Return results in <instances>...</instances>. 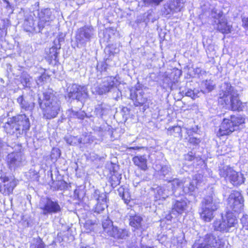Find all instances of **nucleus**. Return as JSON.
<instances>
[{"mask_svg": "<svg viewBox=\"0 0 248 248\" xmlns=\"http://www.w3.org/2000/svg\"><path fill=\"white\" fill-rule=\"evenodd\" d=\"M168 130L170 132L173 131L176 133L180 134L181 132V128L179 126H171L169 128Z\"/></svg>", "mask_w": 248, "mask_h": 248, "instance_id": "39", "label": "nucleus"}, {"mask_svg": "<svg viewBox=\"0 0 248 248\" xmlns=\"http://www.w3.org/2000/svg\"><path fill=\"white\" fill-rule=\"evenodd\" d=\"M39 2H35V3L34 4V6H35V8L38 9L39 7Z\"/></svg>", "mask_w": 248, "mask_h": 248, "instance_id": "51", "label": "nucleus"}, {"mask_svg": "<svg viewBox=\"0 0 248 248\" xmlns=\"http://www.w3.org/2000/svg\"><path fill=\"white\" fill-rule=\"evenodd\" d=\"M119 85V81L113 77H108L104 79L98 86L92 88V92L101 95L113 91Z\"/></svg>", "mask_w": 248, "mask_h": 248, "instance_id": "8", "label": "nucleus"}, {"mask_svg": "<svg viewBox=\"0 0 248 248\" xmlns=\"http://www.w3.org/2000/svg\"><path fill=\"white\" fill-rule=\"evenodd\" d=\"M243 25L245 28H248V16L244 17L242 19Z\"/></svg>", "mask_w": 248, "mask_h": 248, "instance_id": "45", "label": "nucleus"}, {"mask_svg": "<svg viewBox=\"0 0 248 248\" xmlns=\"http://www.w3.org/2000/svg\"><path fill=\"white\" fill-rule=\"evenodd\" d=\"M187 206V200L185 198L176 200L173 202L172 213L176 212L178 214H181L186 210Z\"/></svg>", "mask_w": 248, "mask_h": 248, "instance_id": "23", "label": "nucleus"}, {"mask_svg": "<svg viewBox=\"0 0 248 248\" xmlns=\"http://www.w3.org/2000/svg\"><path fill=\"white\" fill-rule=\"evenodd\" d=\"M214 212L215 211L202 206L201 211L200 212L201 218L205 222H210L214 217Z\"/></svg>", "mask_w": 248, "mask_h": 248, "instance_id": "27", "label": "nucleus"}, {"mask_svg": "<svg viewBox=\"0 0 248 248\" xmlns=\"http://www.w3.org/2000/svg\"><path fill=\"white\" fill-rule=\"evenodd\" d=\"M183 95L191 97L192 99H195L198 97V93H195L194 91L191 89H185L181 92Z\"/></svg>", "mask_w": 248, "mask_h": 248, "instance_id": "34", "label": "nucleus"}, {"mask_svg": "<svg viewBox=\"0 0 248 248\" xmlns=\"http://www.w3.org/2000/svg\"><path fill=\"white\" fill-rule=\"evenodd\" d=\"M24 161V157L20 153H12L8 155V163L11 169L20 166Z\"/></svg>", "mask_w": 248, "mask_h": 248, "instance_id": "20", "label": "nucleus"}, {"mask_svg": "<svg viewBox=\"0 0 248 248\" xmlns=\"http://www.w3.org/2000/svg\"><path fill=\"white\" fill-rule=\"evenodd\" d=\"M228 208L236 213H240L243 210L244 199L238 191L233 190L230 194L228 199Z\"/></svg>", "mask_w": 248, "mask_h": 248, "instance_id": "13", "label": "nucleus"}, {"mask_svg": "<svg viewBox=\"0 0 248 248\" xmlns=\"http://www.w3.org/2000/svg\"><path fill=\"white\" fill-rule=\"evenodd\" d=\"M203 241L210 248H222L224 246L222 238L215 232H210L203 237Z\"/></svg>", "mask_w": 248, "mask_h": 248, "instance_id": "18", "label": "nucleus"}, {"mask_svg": "<svg viewBox=\"0 0 248 248\" xmlns=\"http://www.w3.org/2000/svg\"><path fill=\"white\" fill-rule=\"evenodd\" d=\"M144 2L146 4L154 3L158 5L163 0H143Z\"/></svg>", "mask_w": 248, "mask_h": 248, "instance_id": "42", "label": "nucleus"}, {"mask_svg": "<svg viewBox=\"0 0 248 248\" xmlns=\"http://www.w3.org/2000/svg\"><path fill=\"white\" fill-rule=\"evenodd\" d=\"M31 248H36V246H34V245H31Z\"/></svg>", "mask_w": 248, "mask_h": 248, "instance_id": "52", "label": "nucleus"}, {"mask_svg": "<svg viewBox=\"0 0 248 248\" xmlns=\"http://www.w3.org/2000/svg\"><path fill=\"white\" fill-rule=\"evenodd\" d=\"M58 49L56 46H53L49 49L48 57L51 60L56 61L58 56Z\"/></svg>", "mask_w": 248, "mask_h": 248, "instance_id": "33", "label": "nucleus"}, {"mask_svg": "<svg viewBox=\"0 0 248 248\" xmlns=\"http://www.w3.org/2000/svg\"><path fill=\"white\" fill-rule=\"evenodd\" d=\"M73 115L78 119L83 120L86 116V113L82 111L73 112Z\"/></svg>", "mask_w": 248, "mask_h": 248, "instance_id": "37", "label": "nucleus"}, {"mask_svg": "<svg viewBox=\"0 0 248 248\" xmlns=\"http://www.w3.org/2000/svg\"><path fill=\"white\" fill-rule=\"evenodd\" d=\"M194 156L192 155V153L188 154L185 156V159L189 161H192L194 159Z\"/></svg>", "mask_w": 248, "mask_h": 248, "instance_id": "46", "label": "nucleus"}, {"mask_svg": "<svg viewBox=\"0 0 248 248\" xmlns=\"http://www.w3.org/2000/svg\"><path fill=\"white\" fill-rule=\"evenodd\" d=\"M237 223L235 216L232 212H227L225 217L222 216L221 219H216L213 224L214 230L227 232L230 228L234 227Z\"/></svg>", "mask_w": 248, "mask_h": 248, "instance_id": "7", "label": "nucleus"}, {"mask_svg": "<svg viewBox=\"0 0 248 248\" xmlns=\"http://www.w3.org/2000/svg\"><path fill=\"white\" fill-rule=\"evenodd\" d=\"M61 155V152L59 149L57 148H53L51 152V158L52 159L56 160Z\"/></svg>", "mask_w": 248, "mask_h": 248, "instance_id": "35", "label": "nucleus"}, {"mask_svg": "<svg viewBox=\"0 0 248 248\" xmlns=\"http://www.w3.org/2000/svg\"><path fill=\"white\" fill-rule=\"evenodd\" d=\"M94 34V31L92 26H85L78 29L76 36L78 47L85 46Z\"/></svg>", "mask_w": 248, "mask_h": 248, "instance_id": "11", "label": "nucleus"}, {"mask_svg": "<svg viewBox=\"0 0 248 248\" xmlns=\"http://www.w3.org/2000/svg\"><path fill=\"white\" fill-rule=\"evenodd\" d=\"M109 111V108L103 104L97 106L95 110L96 115L100 118H102L104 115H107Z\"/></svg>", "mask_w": 248, "mask_h": 248, "instance_id": "31", "label": "nucleus"}, {"mask_svg": "<svg viewBox=\"0 0 248 248\" xmlns=\"http://www.w3.org/2000/svg\"><path fill=\"white\" fill-rule=\"evenodd\" d=\"M241 221L243 226L247 227L246 229L248 230V216H244L241 218Z\"/></svg>", "mask_w": 248, "mask_h": 248, "instance_id": "38", "label": "nucleus"}, {"mask_svg": "<svg viewBox=\"0 0 248 248\" xmlns=\"http://www.w3.org/2000/svg\"><path fill=\"white\" fill-rule=\"evenodd\" d=\"M190 143H193L194 144H198L200 142V140L196 138H190L189 140Z\"/></svg>", "mask_w": 248, "mask_h": 248, "instance_id": "44", "label": "nucleus"}, {"mask_svg": "<svg viewBox=\"0 0 248 248\" xmlns=\"http://www.w3.org/2000/svg\"><path fill=\"white\" fill-rule=\"evenodd\" d=\"M17 185L16 181L12 177L2 175L0 177V192L4 195H9Z\"/></svg>", "mask_w": 248, "mask_h": 248, "instance_id": "16", "label": "nucleus"}, {"mask_svg": "<svg viewBox=\"0 0 248 248\" xmlns=\"http://www.w3.org/2000/svg\"><path fill=\"white\" fill-rule=\"evenodd\" d=\"M144 92L142 90L136 89L134 91H131L130 97L132 100L134 102V105L137 106L143 105L147 101V98L143 96Z\"/></svg>", "mask_w": 248, "mask_h": 248, "instance_id": "21", "label": "nucleus"}, {"mask_svg": "<svg viewBox=\"0 0 248 248\" xmlns=\"http://www.w3.org/2000/svg\"><path fill=\"white\" fill-rule=\"evenodd\" d=\"M200 177V175H195L194 176L192 180L188 178H184L182 180L176 178L172 180L166 179V180L168 181V186H171V191H170L172 194L174 193V191L182 186L184 193L192 195V193L197 187V185L199 182L198 179Z\"/></svg>", "mask_w": 248, "mask_h": 248, "instance_id": "4", "label": "nucleus"}, {"mask_svg": "<svg viewBox=\"0 0 248 248\" xmlns=\"http://www.w3.org/2000/svg\"><path fill=\"white\" fill-rule=\"evenodd\" d=\"M155 168L159 172V174L164 177H165L167 175H170L171 172L170 167L169 165L161 166L159 164H156Z\"/></svg>", "mask_w": 248, "mask_h": 248, "instance_id": "29", "label": "nucleus"}, {"mask_svg": "<svg viewBox=\"0 0 248 248\" xmlns=\"http://www.w3.org/2000/svg\"><path fill=\"white\" fill-rule=\"evenodd\" d=\"M247 193L248 194V189H247Z\"/></svg>", "mask_w": 248, "mask_h": 248, "instance_id": "54", "label": "nucleus"}, {"mask_svg": "<svg viewBox=\"0 0 248 248\" xmlns=\"http://www.w3.org/2000/svg\"><path fill=\"white\" fill-rule=\"evenodd\" d=\"M122 198L124 201L125 203H128V202L130 201V197L128 196V194L127 192H124L122 195Z\"/></svg>", "mask_w": 248, "mask_h": 248, "instance_id": "43", "label": "nucleus"}, {"mask_svg": "<svg viewBox=\"0 0 248 248\" xmlns=\"http://www.w3.org/2000/svg\"><path fill=\"white\" fill-rule=\"evenodd\" d=\"M68 96L69 98L77 99L82 102L88 97V89L86 86L73 84L67 88Z\"/></svg>", "mask_w": 248, "mask_h": 248, "instance_id": "12", "label": "nucleus"}, {"mask_svg": "<svg viewBox=\"0 0 248 248\" xmlns=\"http://www.w3.org/2000/svg\"><path fill=\"white\" fill-rule=\"evenodd\" d=\"M30 81V80H29V78H26L25 79H24V82L26 83V84H27Z\"/></svg>", "mask_w": 248, "mask_h": 248, "instance_id": "50", "label": "nucleus"}, {"mask_svg": "<svg viewBox=\"0 0 248 248\" xmlns=\"http://www.w3.org/2000/svg\"><path fill=\"white\" fill-rule=\"evenodd\" d=\"M142 217L138 215H135L130 217L129 224L130 226L136 229H140L142 226Z\"/></svg>", "mask_w": 248, "mask_h": 248, "instance_id": "30", "label": "nucleus"}, {"mask_svg": "<svg viewBox=\"0 0 248 248\" xmlns=\"http://www.w3.org/2000/svg\"><path fill=\"white\" fill-rule=\"evenodd\" d=\"M192 248H210L203 241L202 243L195 242Z\"/></svg>", "mask_w": 248, "mask_h": 248, "instance_id": "36", "label": "nucleus"}, {"mask_svg": "<svg viewBox=\"0 0 248 248\" xmlns=\"http://www.w3.org/2000/svg\"><path fill=\"white\" fill-rule=\"evenodd\" d=\"M183 5V0H170L164 5L162 11L164 15L167 16L180 11Z\"/></svg>", "mask_w": 248, "mask_h": 248, "instance_id": "19", "label": "nucleus"}, {"mask_svg": "<svg viewBox=\"0 0 248 248\" xmlns=\"http://www.w3.org/2000/svg\"><path fill=\"white\" fill-rule=\"evenodd\" d=\"M211 16L214 19L216 29L222 33H229L231 32L232 26L229 25L225 16L220 11L214 9L211 13Z\"/></svg>", "mask_w": 248, "mask_h": 248, "instance_id": "10", "label": "nucleus"}, {"mask_svg": "<svg viewBox=\"0 0 248 248\" xmlns=\"http://www.w3.org/2000/svg\"><path fill=\"white\" fill-rule=\"evenodd\" d=\"M220 175L229 181L233 186H238L244 182V178L241 173L234 170L232 168L224 166L219 170Z\"/></svg>", "mask_w": 248, "mask_h": 248, "instance_id": "9", "label": "nucleus"}, {"mask_svg": "<svg viewBox=\"0 0 248 248\" xmlns=\"http://www.w3.org/2000/svg\"><path fill=\"white\" fill-rule=\"evenodd\" d=\"M72 140L73 138L72 137H69L65 139L66 142L70 145H73Z\"/></svg>", "mask_w": 248, "mask_h": 248, "instance_id": "47", "label": "nucleus"}, {"mask_svg": "<svg viewBox=\"0 0 248 248\" xmlns=\"http://www.w3.org/2000/svg\"><path fill=\"white\" fill-rule=\"evenodd\" d=\"M3 127L7 133L15 134L18 137L30 129V120L25 114L18 115L8 119Z\"/></svg>", "mask_w": 248, "mask_h": 248, "instance_id": "3", "label": "nucleus"}, {"mask_svg": "<svg viewBox=\"0 0 248 248\" xmlns=\"http://www.w3.org/2000/svg\"><path fill=\"white\" fill-rule=\"evenodd\" d=\"M245 118L240 115H231L229 118H224L217 132L218 137L229 135L236 130L240 125L245 123Z\"/></svg>", "mask_w": 248, "mask_h": 248, "instance_id": "5", "label": "nucleus"}, {"mask_svg": "<svg viewBox=\"0 0 248 248\" xmlns=\"http://www.w3.org/2000/svg\"><path fill=\"white\" fill-rule=\"evenodd\" d=\"M26 175L31 181H38L39 180V175L38 172L33 169L30 170Z\"/></svg>", "mask_w": 248, "mask_h": 248, "instance_id": "32", "label": "nucleus"}, {"mask_svg": "<svg viewBox=\"0 0 248 248\" xmlns=\"http://www.w3.org/2000/svg\"><path fill=\"white\" fill-rule=\"evenodd\" d=\"M171 194V192L166 189L165 187H158L155 194V200H165Z\"/></svg>", "mask_w": 248, "mask_h": 248, "instance_id": "28", "label": "nucleus"}, {"mask_svg": "<svg viewBox=\"0 0 248 248\" xmlns=\"http://www.w3.org/2000/svg\"><path fill=\"white\" fill-rule=\"evenodd\" d=\"M172 218V217L171 216L170 214H168L166 217V218L167 219V220H168L169 221H170L171 220Z\"/></svg>", "mask_w": 248, "mask_h": 248, "instance_id": "49", "label": "nucleus"}, {"mask_svg": "<svg viewBox=\"0 0 248 248\" xmlns=\"http://www.w3.org/2000/svg\"><path fill=\"white\" fill-rule=\"evenodd\" d=\"M36 246V248H44L45 244L40 238H38L36 240V245H34Z\"/></svg>", "mask_w": 248, "mask_h": 248, "instance_id": "41", "label": "nucleus"}, {"mask_svg": "<svg viewBox=\"0 0 248 248\" xmlns=\"http://www.w3.org/2000/svg\"><path fill=\"white\" fill-rule=\"evenodd\" d=\"M132 161L134 165L141 170H146L147 169V159L146 155L135 156L132 158Z\"/></svg>", "mask_w": 248, "mask_h": 248, "instance_id": "24", "label": "nucleus"}, {"mask_svg": "<svg viewBox=\"0 0 248 248\" xmlns=\"http://www.w3.org/2000/svg\"><path fill=\"white\" fill-rule=\"evenodd\" d=\"M102 227L104 232L108 236L117 240L125 239L129 235V232L127 230L114 226L113 222L108 217L103 219Z\"/></svg>", "mask_w": 248, "mask_h": 248, "instance_id": "6", "label": "nucleus"}, {"mask_svg": "<svg viewBox=\"0 0 248 248\" xmlns=\"http://www.w3.org/2000/svg\"><path fill=\"white\" fill-rule=\"evenodd\" d=\"M111 185L114 187L119 185L120 182V180L116 176H113L111 177Z\"/></svg>", "mask_w": 248, "mask_h": 248, "instance_id": "40", "label": "nucleus"}, {"mask_svg": "<svg viewBox=\"0 0 248 248\" xmlns=\"http://www.w3.org/2000/svg\"><path fill=\"white\" fill-rule=\"evenodd\" d=\"M38 103L42 110L43 117L46 120L56 118L61 110V102L49 91L43 93V98L38 99Z\"/></svg>", "mask_w": 248, "mask_h": 248, "instance_id": "1", "label": "nucleus"}, {"mask_svg": "<svg viewBox=\"0 0 248 248\" xmlns=\"http://www.w3.org/2000/svg\"><path fill=\"white\" fill-rule=\"evenodd\" d=\"M17 102L19 104L20 108L26 111H31L34 107V103L25 100L23 95H21L17 98Z\"/></svg>", "mask_w": 248, "mask_h": 248, "instance_id": "26", "label": "nucleus"}, {"mask_svg": "<svg viewBox=\"0 0 248 248\" xmlns=\"http://www.w3.org/2000/svg\"><path fill=\"white\" fill-rule=\"evenodd\" d=\"M92 198L97 202L93 209L94 212L100 213L107 207V195L105 193L101 192L99 190L95 189L92 194Z\"/></svg>", "mask_w": 248, "mask_h": 248, "instance_id": "17", "label": "nucleus"}, {"mask_svg": "<svg viewBox=\"0 0 248 248\" xmlns=\"http://www.w3.org/2000/svg\"><path fill=\"white\" fill-rule=\"evenodd\" d=\"M39 21L38 26L40 29H43L46 26H48L55 18L53 14V11L49 8H45L39 11H36Z\"/></svg>", "mask_w": 248, "mask_h": 248, "instance_id": "15", "label": "nucleus"}, {"mask_svg": "<svg viewBox=\"0 0 248 248\" xmlns=\"http://www.w3.org/2000/svg\"><path fill=\"white\" fill-rule=\"evenodd\" d=\"M39 207L42 210L44 215L57 214L61 211V207L57 201H53L50 198H46L42 201L39 204Z\"/></svg>", "mask_w": 248, "mask_h": 248, "instance_id": "14", "label": "nucleus"}, {"mask_svg": "<svg viewBox=\"0 0 248 248\" xmlns=\"http://www.w3.org/2000/svg\"><path fill=\"white\" fill-rule=\"evenodd\" d=\"M226 90L220 93L218 102L226 109L232 111H242L245 108V104L239 99L236 90L230 84H226Z\"/></svg>", "mask_w": 248, "mask_h": 248, "instance_id": "2", "label": "nucleus"}, {"mask_svg": "<svg viewBox=\"0 0 248 248\" xmlns=\"http://www.w3.org/2000/svg\"><path fill=\"white\" fill-rule=\"evenodd\" d=\"M209 90H212V87H210L209 88H208Z\"/></svg>", "mask_w": 248, "mask_h": 248, "instance_id": "53", "label": "nucleus"}, {"mask_svg": "<svg viewBox=\"0 0 248 248\" xmlns=\"http://www.w3.org/2000/svg\"><path fill=\"white\" fill-rule=\"evenodd\" d=\"M34 25V23L33 19L31 17H28L25 19L23 24V27L26 31L31 32H39L42 30V29H40L38 27L37 28H36Z\"/></svg>", "mask_w": 248, "mask_h": 248, "instance_id": "25", "label": "nucleus"}, {"mask_svg": "<svg viewBox=\"0 0 248 248\" xmlns=\"http://www.w3.org/2000/svg\"><path fill=\"white\" fill-rule=\"evenodd\" d=\"M218 199L214 198L212 196H208L204 198L202 202V206L212 211H216L219 206Z\"/></svg>", "mask_w": 248, "mask_h": 248, "instance_id": "22", "label": "nucleus"}, {"mask_svg": "<svg viewBox=\"0 0 248 248\" xmlns=\"http://www.w3.org/2000/svg\"><path fill=\"white\" fill-rule=\"evenodd\" d=\"M140 149V147L136 146V147H130L128 148V150L130 151L131 150H139Z\"/></svg>", "mask_w": 248, "mask_h": 248, "instance_id": "48", "label": "nucleus"}]
</instances>
